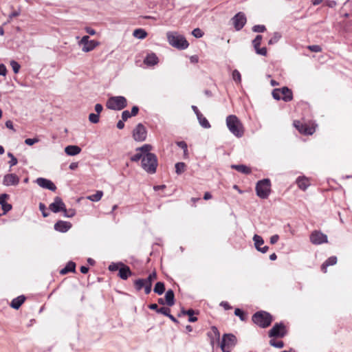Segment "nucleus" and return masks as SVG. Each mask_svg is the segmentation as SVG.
Segmentation results:
<instances>
[{"instance_id":"1","label":"nucleus","mask_w":352,"mask_h":352,"mask_svg":"<svg viewBox=\"0 0 352 352\" xmlns=\"http://www.w3.org/2000/svg\"><path fill=\"white\" fill-rule=\"evenodd\" d=\"M226 125L229 131L236 137L243 136L244 129L239 119L234 115H230L226 118Z\"/></svg>"},{"instance_id":"2","label":"nucleus","mask_w":352,"mask_h":352,"mask_svg":"<svg viewBox=\"0 0 352 352\" xmlns=\"http://www.w3.org/2000/svg\"><path fill=\"white\" fill-rule=\"evenodd\" d=\"M166 37L168 43L175 48L184 50L189 45L185 37L176 32H168Z\"/></svg>"},{"instance_id":"3","label":"nucleus","mask_w":352,"mask_h":352,"mask_svg":"<svg viewBox=\"0 0 352 352\" xmlns=\"http://www.w3.org/2000/svg\"><path fill=\"white\" fill-rule=\"evenodd\" d=\"M157 166V160L155 154H147L142 160V168L148 173H155Z\"/></svg>"},{"instance_id":"4","label":"nucleus","mask_w":352,"mask_h":352,"mask_svg":"<svg viewBox=\"0 0 352 352\" xmlns=\"http://www.w3.org/2000/svg\"><path fill=\"white\" fill-rule=\"evenodd\" d=\"M127 105L126 99L124 96H111L106 103L108 109L120 111L123 109Z\"/></svg>"},{"instance_id":"5","label":"nucleus","mask_w":352,"mask_h":352,"mask_svg":"<svg viewBox=\"0 0 352 352\" xmlns=\"http://www.w3.org/2000/svg\"><path fill=\"white\" fill-rule=\"evenodd\" d=\"M253 322L261 327L265 328L270 325L272 316L265 311H258L252 316Z\"/></svg>"},{"instance_id":"6","label":"nucleus","mask_w":352,"mask_h":352,"mask_svg":"<svg viewBox=\"0 0 352 352\" xmlns=\"http://www.w3.org/2000/svg\"><path fill=\"white\" fill-rule=\"evenodd\" d=\"M236 344V338L232 334H224L219 346L223 352H231Z\"/></svg>"},{"instance_id":"7","label":"nucleus","mask_w":352,"mask_h":352,"mask_svg":"<svg viewBox=\"0 0 352 352\" xmlns=\"http://www.w3.org/2000/svg\"><path fill=\"white\" fill-rule=\"evenodd\" d=\"M256 195L262 198H267L270 192V181L268 179H264L259 181L256 186Z\"/></svg>"},{"instance_id":"8","label":"nucleus","mask_w":352,"mask_h":352,"mask_svg":"<svg viewBox=\"0 0 352 352\" xmlns=\"http://www.w3.org/2000/svg\"><path fill=\"white\" fill-rule=\"evenodd\" d=\"M272 96L276 100L281 99L285 102L290 101L292 99V92L287 87L274 89L272 91Z\"/></svg>"},{"instance_id":"9","label":"nucleus","mask_w":352,"mask_h":352,"mask_svg":"<svg viewBox=\"0 0 352 352\" xmlns=\"http://www.w3.org/2000/svg\"><path fill=\"white\" fill-rule=\"evenodd\" d=\"M146 129L141 123L138 124L133 131V137L135 141L143 142L146 138Z\"/></svg>"},{"instance_id":"10","label":"nucleus","mask_w":352,"mask_h":352,"mask_svg":"<svg viewBox=\"0 0 352 352\" xmlns=\"http://www.w3.org/2000/svg\"><path fill=\"white\" fill-rule=\"evenodd\" d=\"M294 125L300 133L305 135H312L316 131V128L314 125L309 126L306 124H302L299 121H295Z\"/></svg>"},{"instance_id":"11","label":"nucleus","mask_w":352,"mask_h":352,"mask_svg":"<svg viewBox=\"0 0 352 352\" xmlns=\"http://www.w3.org/2000/svg\"><path fill=\"white\" fill-rule=\"evenodd\" d=\"M310 241L313 244L320 245L327 243V236L320 232L314 231L310 235Z\"/></svg>"},{"instance_id":"12","label":"nucleus","mask_w":352,"mask_h":352,"mask_svg":"<svg viewBox=\"0 0 352 352\" xmlns=\"http://www.w3.org/2000/svg\"><path fill=\"white\" fill-rule=\"evenodd\" d=\"M285 333L284 325L283 324L276 323L269 331V336L283 338Z\"/></svg>"},{"instance_id":"13","label":"nucleus","mask_w":352,"mask_h":352,"mask_svg":"<svg viewBox=\"0 0 352 352\" xmlns=\"http://www.w3.org/2000/svg\"><path fill=\"white\" fill-rule=\"evenodd\" d=\"M232 21L234 28L236 30H240L246 23V17L243 13L239 12L232 18Z\"/></svg>"},{"instance_id":"14","label":"nucleus","mask_w":352,"mask_h":352,"mask_svg":"<svg viewBox=\"0 0 352 352\" xmlns=\"http://www.w3.org/2000/svg\"><path fill=\"white\" fill-rule=\"evenodd\" d=\"M49 208L53 212L57 213L60 211L63 212L64 210H65V205L60 197H56L54 198V202L50 205Z\"/></svg>"},{"instance_id":"15","label":"nucleus","mask_w":352,"mask_h":352,"mask_svg":"<svg viewBox=\"0 0 352 352\" xmlns=\"http://www.w3.org/2000/svg\"><path fill=\"white\" fill-rule=\"evenodd\" d=\"M36 183L41 188L50 190L52 191H55L56 189V187L55 184L50 180L39 177L37 178L36 180Z\"/></svg>"},{"instance_id":"16","label":"nucleus","mask_w":352,"mask_h":352,"mask_svg":"<svg viewBox=\"0 0 352 352\" xmlns=\"http://www.w3.org/2000/svg\"><path fill=\"white\" fill-rule=\"evenodd\" d=\"M19 182V178L15 174H7L4 176L3 184L5 186H16Z\"/></svg>"},{"instance_id":"17","label":"nucleus","mask_w":352,"mask_h":352,"mask_svg":"<svg viewBox=\"0 0 352 352\" xmlns=\"http://www.w3.org/2000/svg\"><path fill=\"white\" fill-rule=\"evenodd\" d=\"M253 241L254 242L255 248L258 251L262 253H265L267 252L269 249L267 246L261 248V245H262L264 243V241L261 236L254 234V236H253Z\"/></svg>"},{"instance_id":"18","label":"nucleus","mask_w":352,"mask_h":352,"mask_svg":"<svg viewBox=\"0 0 352 352\" xmlns=\"http://www.w3.org/2000/svg\"><path fill=\"white\" fill-rule=\"evenodd\" d=\"M72 227V224L69 222L64 221H58L54 225V229L61 232H67Z\"/></svg>"},{"instance_id":"19","label":"nucleus","mask_w":352,"mask_h":352,"mask_svg":"<svg viewBox=\"0 0 352 352\" xmlns=\"http://www.w3.org/2000/svg\"><path fill=\"white\" fill-rule=\"evenodd\" d=\"M159 59L155 54H148L144 60V63L148 66H153L158 63Z\"/></svg>"},{"instance_id":"20","label":"nucleus","mask_w":352,"mask_h":352,"mask_svg":"<svg viewBox=\"0 0 352 352\" xmlns=\"http://www.w3.org/2000/svg\"><path fill=\"white\" fill-rule=\"evenodd\" d=\"M120 264L121 267L119 270V276L122 279L126 280L131 275V271L128 266L124 265L123 263Z\"/></svg>"},{"instance_id":"21","label":"nucleus","mask_w":352,"mask_h":352,"mask_svg":"<svg viewBox=\"0 0 352 352\" xmlns=\"http://www.w3.org/2000/svg\"><path fill=\"white\" fill-rule=\"evenodd\" d=\"M296 184L298 188L302 190H305L310 185L309 179L305 177H299L296 179Z\"/></svg>"},{"instance_id":"22","label":"nucleus","mask_w":352,"mask_h":352,"mask_svg":"<svg viewBox=\"0 0 352 352\" xmlns=\"http://www.w3.org/2000/svg\"><path fill=\"white\" fill-rule=\"evenodd\" d=\"M81 151V148L76 145H69L65 148V152L67 155L70 156H74L79 154Z\"/></svg>"},{"instance_id":"23","label":"nucleus","mask_w":352,"mask_h":352,"mask_svg":"<svg viewBox=\"0 0 352 352\" xmlns=\"http://www.w3.org/2000/svg\"><path fill=\"white\" fill-rule=\"evenodd\" d=\"M98 45H99V43L98 41L91 40L89 42L83 45L82 50L84 52H89L92 51Z\"/></svg>"},{"instance_id":"24","label":"nucleus","mask_w":352,"mask_h":352,"mask_svg":"<svg viewBox=\"0 0 352 352\" xmlns=\"http://www.w3.org/2000/svg\"><path fill=\"white\" fill-rule=\"evenodd\" d=\"M25 298L24 296H18L16 298H14L11 302V307L15 309H18L21 305L24 302Z\"/></svg>"},{"instance_id":"25","label":"nucleus","mask_w":352,"mask_h":352,"mask_svg":"<svg viewBox=\"0 0 352 352\" xmlns=\"http://www.w3.org/2000/svg\"><path fill=\"white\" fill-rule=\"evenodd\" d=\"M166 303L168 306H173L175 304V295L173 290L169 289L165 294Z\"/></svg>"},{"instance_id":"26","label":"nucleus","mask_w":352,"mask_h":352,"mask_svg":"<svg viewBox=\"0 0 352 352\" xmlns=\"http://www.w3.org/2000/svg\"><path fill=\"white\" fill-rule=\"evenodd\" d=\"M337 263L336 256H331L329 257L322 265V270L323 272H327V267L330 265H333Z\"/></svg>"},{"instance_id":"27","label":"nucleus","mask_w":352,"mask_h":352,"mask_svg":"<svg viewBox=\"0 0 352 352\" xmlns=\"http://www.w3.org/2000/svg\"><path fill=\"white\" fill-rule=\"evenodd\" d=\"M231 168L233 169L236 170L237 171L245 173V174H250L251 173V169L243 164L239 165H232Z\"/></svg>"},{"instance_id":"28","label":"nucleus","mask_w":352,"mask_h":352,"mask_svg":"<svg viewBox=\"0 0 352 352\" xmlns=\"http://www.w3.org/2000/svg\"><path fill=\"white\" fill-rule=\"evenodd\" d=\"M76 265L74 262H69L67 265L60 270V273L61 274H66L69 272L75 271Z\"/></svg>"},{"instance_id":"29","label":"nucleus","mask_w":352,"mask_h":352,"mask_svg":"<svg viewBox=\"0 0 352 352\" xmlns=\"http://www.w3.org/2000/svg\"><path fill=\"white\" fill-rule=\"evenodd\" d=\"M133 36L139 39H144L147 36L146 32L143 29H136L133 31Z\"/></svg>"},{"instance_id":"30","label":"nucleus","mask_w":352,"mask_h":352,"mask_svg":"<svg viewBox=\"0 0 352 352\" xmlns=\"http://www.w3.org/2000/svg\"><path fill=\"white\" fill-rule=\"evenodd\" d=\"M152 149V146L150 144H144L141 147H138L136 148V151H140L141 153H142V155H147V154H152L150 153V151Z\"/></svg>"},{"instance_id":"31","label":"nucleus","mask_w":352,"mask_h":352,"mask_svg":"<svg viewBox=\"0 0 352 352\" xmlns=\"http://www.w3.org/2000/svg\"><path fill=\"white\" fill-rule=\"evenodd\" d=\"M154 292L159 295H162L164 291H165V286L164 283L162 282H157L154 287Z\"/></svg>"},{"instance_id":"32","label":"nucleus","mask_w":352,"mask_h":352,"mask_svg":"<svg viewBox=\"0 0 352 352\" xmlns=\"http://www.w3.org/2000/svg\"><path fill=\"white\" fill-rule=\"evenodd\" d=\"M102 195V191L98 190L95 194L88 196L87 199L92 201H98L101 199Z\"/></svg>"},{"instance_id":"33","label":"nucleus","mask_w":352,"mask_h":352,"mask_svg":"<svg viewBox=\"0 0 352 352\" xmlns=\"http://www.w3.org/2000/svg\"><path fill=\"white\" fill-rule=\"evenodd\" d=\"M182 314L183 315H188V316H189L188 321L190 322H194L197 320V318L193 316V314H195V311L192 309H188L187 311L182 310Z\"/></svg>"},{"instance_id":"34","label":"nucleus","mask_w":352,"mask_h":352,"mask_svg":"<svg viewBox=\"0 0 352 352\" xmlns=\"http://www.w3.org/2000/svg\"><path fill=\"white\" fill-rule=\"evenodd\" d=\"M197 119L199 122V124L204 128L208 129L210 127V124L208 122V120L206 118H204L202 114H198Z\"/></svg>"},{"instance_id":"35","label":"nucleus","mask_w":352,"mask_h":352,"mask_svg":"<svg viewBox=\"0 0 352 352\" xmlns=\"http://www.w3.org/2000/svg\"><path fill=\"white\" fill-rule=\"evenodd\" d=\"M186 164L184 162H177L175 164V172L180 175L185 171Z\"/></svg>"},{"instance_id":"36","label":"nucleus","mask_w":352,"mask_h":352,"mask_svg":"<svg viewBox=\"0 0 352 352\" xmlns=\"http://www.w3.org/2000/svg\"><path fill=\"white\" fill-rule=\"evenodd\" d=\"M145 284V280L144 279H138L134 282L135 289L138 291L141 290L144 287Z\"/></svg>"},{"instance_id":"37","label":"nucleus","mask_w":352,"mask_h":352,"mask_svg":"<svg viewBox=\"0 0 352 352\" xmlns=\"http://www.w3.org/2000/svg\"><path fill=\"white\" fill-rule=\"evenodd\" d=\"M270 345L273 346L274 347L281 349L284 346V343L283 341H276L275 340L272 339L270 341Z\"/></svg>"},{"instance_id":"38","label":"nucleus","mask_w":352,"mask_h":352,"mask_svg":"<svg viewBox=\"0 0 352 352\" xmlns=\"http://www.w3.org/2000/svg\"><path fill=\"white\" fill-rule=\"evenodd\" d=\"M157 278V274L155 272H152L147 278L144 279L145 280L146 284H151L152 285V282Z\"/></svg>"},{"instance_id":"39","label":"nucleus","mask_w":352,"mask_h":352,"mask_svg":"<svg viewBox=\"0 0 352 352\" xmlns=\"http://www.w3.org/2000/svg\"><path fill=\"white\" fill-rule=\"evenodd\" d=\"M280 37H281V35L279 33H278V32L274 33L273 36L269 41V44L272 45V44L276 43V42L278 41V40L280 38Z\"/></svg>"},{"instance_id":"40","label":"nucleus","mask_w":352,"mask_h":352,"mask_svg":"<svg viewBox=\"0 0 352 352\" xmlns=\"http://www.w3.org/2000/svg\"><path fill=\"white\" fill-rule=\"evenodd\" d=\"M89 120L94 124L98 123L99 122V115L97 113H90Z\"/></svg>"},{"instance_id":"41","label":"nucleus","mask_w":352,"mask_h":352,"mask_svg":"<svg viewBox=\"0 0 352 352\" xmlns=\"http://www.w3.org/2000/svg\"><path fill=\"white\" fill-rule=\"evenodd\" d=\"M10 65H11L14 74H17L19 72L21 66L16 61L11 60Z\"/></svg>"},{"instance_id":"42","label":"nucleus","mask_w":352,"mask_h":352,"mask_svg":"<svg viewBox=\"0 0 352 352\" xmlns=\"http://www.w3.org/2000/svg\"><path fill=\"white\" fill-rule=\"evenodd\" d=\"M232 78L234 81L240 82L241 80V77L239 72L236 69H234L232 72Z\"/></svg>"},{"instance_id":"43","label":"nucleus","mask_w":352,"mask_h":352,"mask_svg":"<svg viewBox=\"0 0 352 352\" xmlns=\"http://www.w3.org/2000/svg\"><path fill=\"white\" fill-rule=\"evenodd\" d=\"M261 40L262 36L261 35H257L256 38L253 40L252 43L254 49L260 46Z\"/></svg>"},{"instance_id":"44","label":"nucleus","mask_w":352,"mask_h":352,"mask_svg":"<svg viewBox=\"0 0 352 352\" xmlns=\"http://www.w3.org/2000/svg\"><path fill=\"white\" fill-rule=\"evenodd\" d=\"M192 34L195 37V38H201L204 35V33L203 32L201 31V30H200L199 28H195L192 30Z\"/></svg>"},{"instance_id":"45","label":"nucleus","mask_w":352,"mask_h":352,"mask_svg":"<svg viewBox=\"0 0 352 352\" xmlns=\"http://www.w3.org/2000/svg\"><path fill=\"white\" fill-rule=\"evenodd\" d=\"M177 144L179 147H180L181 148H182L184 150V155H187L188 147H187L186 143L184 141H181V142H177Z\"/></svg>"},{"instance_id":"46","label":"nucleus","mask_w":352,"mask_h":352,"mask_svg":"<svg viewBox=\"0 0 352 352\" xmlns=\"http://www.w3.org/2000/svg\"><path fill=\"white\" fill-rule=\"evenodd\" d=\"M252 30L255 32H263L265 30V27L263 25H254Z\"/></svg>"},{"instance_id":"47","label":"nucleus","mask_w":352,"mask_h":352,"mask_svg":"<svg viewBox=\"0 0 352 352\" xmlns=\"http://www.w3.org/2000/svg\"><path fill=\"white\" fill-rule=\"evenodd\" d=\"M308 49L314 52H320L322 51V48L320 45H313L308 46Z\"/></svg>"},{"instance_id":"48","label":"nucleus","mask_w":352,"mask_h":352,"mask_svg":"<svg viewBox=\"0 0 352 352\" xmlns=\"http://www.w3.org/2000/svg\"><path fill=\"white\" fill-rule=\"evenodd\" d=\"M138 152V153L135 154L131 157V160L132 162H138L140 159L142 160L144 155H142V153H141L140 151Z\"/></svg>"},{"instance_id":"49","label":"nucleus","mask_w":352,"mask_h":352,"mask_svg":"<svg viewBox=\"0 0 352 352\" xmlns=\"http://www.w3.org/2000/svg\"><path fill=\"white\" fill-rule=\"evenodd\" d=\"M157 312L160 313L164 316H168L170 314V309L167 307H162L157 309Z\"/></svg>"},{"instance_id":"50","label":"nucleus","mask_w":352,"mask_h":352,"mask_svg":"<svg viewBox=\"0 0 352 352\" xmlns=\"http://www.w3.org/2000/svg\"><path fill=\"white\" fill-rule=\"evenodd\" d=\"M38 141L39 140L38 138H28L25 140V143L27 145L32 146V145L34 144L35 143H37Z\"/></svg>"},{"instance_id":"51","label":"nucleus","mask_w":352,"mask_h":352,"mask_svg":"<svg viewBox=\"0 0 352 352\" xmlns=\"http://www.w3.org/2000/svg\"><path fill=\"white\" fill-rule=\"evenodd\" d=\"M63 212H64V216L66 217H72L75 215V210L73 209H70V210H67L65 208V210H64Z\"/></svg>"},{"instance_id":"52","label":"nucleus","mask_w":352,"mask_h":352,"mask_svg":"<svg viewBox=\"0 0 352 352\" xmlns=\"http://www.w3.org/2000/svg\"><path fill=\"white\" fill-rule=\"evenodd\" d=\"M234 314L240 318L241 320H245L243 311L240 309H236L234 311Z\"/></svg>"},{"instance_id":"53","label":"nucleus","mask_w":352,"mask_h":352,"mask_svg":"<svg viewBox=\"0 0 352 352\" xmlns=\"http://www.w3.org/2000/svg\"><path fill=\"white\" fill-rule=\"evenodd\" d=\"M256 52L258 54L265 56L267 54V49L265 47L259 48V47L255 48Z\"/></svg>"},{"instance_id":"54","label":"nucleus","mask_w":352,"mask_h":352,"mask_svg":"<svg viewBox=\"0 0 352 352\" xmlns=\"http://www.w3.org/2000/svg\"><path fill=\"white\" fill-rule=\"evenodd\" d=\"M120 263H112L111 265H109V270L110 271H112V272H114V271H116L118 270V267L119 266H120Z\"/></svg>"},{"instance_id":"55","label":"nucleus","mask_w":352,"mask_h":352,"mask_svg":"<svg viewBox=\"0 0 352 352\" xmlns=\"http://www.w3.org/2000/svg\"><path fill=\"white\" fill-rule=\"evenodd\" d=\"M1 208L4 211L3 214H6L7 212L12 209V206L10 204L5 202L3 204H2Z\"/></svg>"},{"instance_id":"56","label":"nucleus","mask_w":352,"mask_h":352,"mask_svg":"<svg viewBox=\"0 0 352 352\" xmlns=\"http://www.w3.org/2000/svg\"><path fill=\"white\" fill-rule=\"evenodd\" d=\"M20 14V11L19 10H16V11H14L13 12H12L9 16H8V22L7 23H10L12 20V18L14 17H16V16H19Z\"/></svg>"},{"instance_id":"57","label":"nucleus","mask_w":352,"mask_h":352,"mask_svg":"<svg viewBox=\"0 0 352 352\" xmlns=\"http://www.w3.org/2000/svg\"><path fill=\"white\" fill-rule=\"evenodd\" d=\"M132 116L129 111H124L122 113V118L124 121H126L128 118H131Z\"/></svg>"},{"instance_id":"58","label":"nucleus","mask_w":352,"mask_h":352,"mask_svg":"<svg viewBox=\"0 0 352 352\" xmlns=\"http://www.w3.org/2000/svg\"><path fill=\"white\" fill-rule=\"evenodd\" d=\"M39 209L42 212L43 216L44 217H46L48 216V214L45 212V206L43 204L41 203L39 204Z\"/></svg>"},{"instance_id":"59","label":"nucleus","mask_w":352,"mask_h":352,"mask_svg":"<svg viewBox=\"0 0 352 352\" xmlns=\"http://www.w3.org/2000/svg\"><path fill=\"white\" fill-rule=\"evenodd\" d=\"M89 37L88 36H82V38H81V40L79 41V45H83L84 44L89 42L90 41L89 40Z\"/></svg>"},{"instance_id":"60","label":"nucleus","mask_w":352,"mask_h":352,"mask_svg":"<svg viewBox=\"0 0 352 352\" xmlns=\"http://www.w3.org/2000/svg\"><path fill=\"white\" fill-rule=\"evenodd\" d=\"M7 73V69L3 64H0V75L6 76Z\"/></svg>"},{"instance_id":"61","label":"nucleus","mask_w":352,"mask_h":352,"mask_svg":"<svg viewBox=\"0 0 352 352\" xmlns=\"http://www.w3.org/2000/svg\"><path fill=\"white\" fill-rule=\"evenodd\" d=\"M279 239V236L278 234H274L270 237V243L272 244H275Z\"/></svg>"},{"instance_id":"62","label":"nucleus","mask_w":352,"mask_h":352,"mask_svg":"<svg viewBox=\"0 0 352 352\" xmlns=\"http://www.w3.org/2000/svg\"><path fill=\"white\" fill-rule=\"evenodd\" d=\"M151 287L152 285L151 284H145L144 287V292L146 294H148L151 292Z\"/></svg>"},{"instance_id":"63","label":"nucleus","mask_w":352,"mask_h":352,"mask_svg":"<svg viewBox=\"0 0 352 352\" xmlns=\"http://www.w3.org/2000/svg\"><path fill=\"white\" fill-rule=\"evenodd\" d=\"M103 107L100 104H96L95 105V111L97 113V114H100L101 111H102Z\"/></svg>"},{"instance_id":"64","label":"nucleus","mask_w":352,"mask_h":352,"mask_svg":"<svg viewBox=\"0 0 352 352\" xmlns=\"http://www.w3.org/2000/svg\"><path fill=\"white\" fill-rule=\"evenodd\" d=\"M6 126L7 128L12 130L13 131H15V129L14 128L12 122L11 120H8V121L6 122Z\"/></svg>"}]
</instances>
